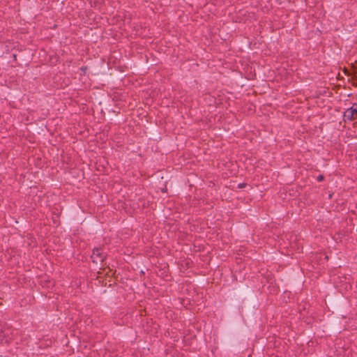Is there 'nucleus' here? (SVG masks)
I'll list each match as a JSON object with an SVG mask.
<instances>
[{"label":"nucleus","instance_id":"nucleus-3","mask_svg":"<svg viewBox=\"0 0 357 357\" xmlns=\"http://www.w3.org/2000/svg\"><path fill=\"white\" fill-rule=\"evenodd\" d=\"M10 338L8 337V331H0V342L1 343H8Z\"/></svg>","mask_w":357,"mask_h":357},{"label":"nucleus","instance_id":"nucleus-8","mask_svg":"<svg viewBox=\"0 0 357 357\" xmlns=\"http://www.w3.org/2000/svg\"><path fill=\"white\" fill-rule=\"evenodd\" d=\"M354 114L356 116V119H357V109H354Z\"/></svg>","mask_w":357,"mask_h":357},{"label":"nucleus","instance_id":"nucleus-1","mask_svg":"<svg viewBox=\"0 0 357 357\" xmlns=\"http://www.w3.org/2000/svg\"><path fill=\"white\" fill-rule=\"evenodd\" d=\"M92 261L95 264L100 263L104 265V261L107 258V254L103 251V248H95L93 250L92 255L91 256Z\"/></svg>","mask_w":357,"mask_h":357},{"label":"nucleus","instance_id":"nucleus-6","mask_svg":"<svg viewBox=\"0 0 357 357\" xmlns=\"http://www.w3.org/2000/svg\"><path fill=\"white\" fill-rule=\"evenodd\" d=\"M87 66H82L81 67L80 70L84 73H85L86 70H87Z\"/></svg>","mask_w":357,"mask_h":357},{"label":"nucleus","instance_id":"nucleus-5","mask_svg":"<svg viewBox=\"0 0 357 357\" xmlns=\"http://www.w3.org/2000/svg\"><path fill=\"white\" fill-rule=\"evenodd\" d=\"M246 185H247V183H239V184L238 185V188H239V189H242V188H245Z\"/></svg>","mask_w":357,"mask_h":357},{"label":"nucleus","instance_id":"nucleus-9","mask_svg":"<svg viewBox=\"0 0 357 357\" xmlns=\"http://www.w3.org/2000/svg\"><path fill=\"white\" fill-rule=\"evenodd\" d=\"M13 59H14L15 61H16V60H17V55H16V54H13Z\"/></svg>","mask_w":357,"mask_h":357},{"label":"nucleus","instance_id":"nucleus-4","mask_svg":"<svg viewBox=\"0 0 357 357\" xmlns=\"http://www.w3.org/2000/svg\"><path fill=\"white\" fill-rule=\"evenodd\" d=\"M317 180L319 181V182H321L324 180V175H319L317 178Z\"/></svg>","mask_w":357,"mask_h":357},{"label":"nucleus","instance_id":"nucleus-2","mask_svg":"<svg viewBox=\"0 0 357 357\" xmlns=\"http://www.w3.org/2000/svg\"><path fill=\"white\" fill-rule=\"evenodd\" d=\"M343 119L345 122L347 121H352L356 119L354 107H351L346 109L344 112Z\"/></svg>","mask_w":357,"mask_h":357},{"label":"nucleus","instance_id":"nucleus-7","mask_svg":"<svg viewBox=\"0 0 357 357\" xmlns=\"http://www.w3.org/2000/svg\"><path fill=\"white\" fill-rule=\"evenodd\" d=\"M351 107H354V109H357V102H354Z\"/></svg>","mask_w":357,"mask_h":357}]
</instances>
